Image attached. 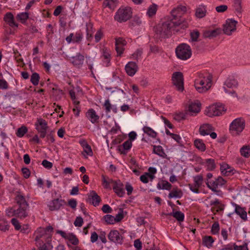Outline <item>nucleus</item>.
Instances as JSON below:
<instances>
[{
	"mask_svg": "<svg viewBox=\"0 0 250 250\" xmlns=\"http://www.w3.org/2000/svg\"><path fill=\"white\" fill-rule=\"evenodd\" d=\"M86 117L92 123H97L99 119V116L97 115L95 111L92 109H89L86 112Z\"/></svg>",
	"mask_w": 250,
	"mask_h": 250,
	"instance_id": "393cba45",
	"label": "nucleus"
},
{
	"mask_svg": "<svg viewBox=\"0 0 250 250\" xmlns=\"http://www.w3.org/2000/svg\"><path fill=\"white\" fill-rule=\"evenodd\" d=\"M221 32L222 30L220 28H217L212 30H205L203 33V36L205 38L211 39L220 35Z\"/></svg>",
	"mask_w": 250,
	"mask_h": 250,
	"instance_id": "a211bd4d",
	"label": "nucleus"
},
{
	"mask_svg": "<svg viewBox=\"0 0 250 250\" xmlns=\"http://www.w3.org/2000/svg\"><path fill=\"white\" fill-rule=\"evenodd\" d=\"M29 207L18 206L16 209V217L20 219H24L28 216Z\"/></svg>",
	"mask_w": 250,
	"mask_h": 250,
	"instance_id": "dca6fc26",
	"label": "nucleus"
},
{
	"mask_svg": "<svg viewBox=\"0 0 250 250\" xmlns=\"http://www.w3.org/2000/svg\"><path fill=\"white\" fill-rule=\"evenodd\" d=\"M194 144L196 148L201 151H205L206 150V146L201 139H197L194 141Z\"/></svg>",
	"mask_w": 250,
	"mask_h": 250,
	"instance_id": "ea45409f",
	"label": "nucleus"
},
{
	"mask_svg": "<svg viewBox=\"0 0 250 250\" xmlns=\"http://www.w3.org/2000/svg\"><path fill=\"white\" fill-rule=\"evenodd\" d=\"M232 205L235 208L234 212L238 215L244 221H247V212L246 211L245 208L241 207L235 203H232Z\"/></svg>",
	"mask_w": 250,
	"mask_h": 250,
	"instance_id": "f8f14e48",
	"label": "nucleus"
},
{
	"mask_svg": "<svg viewBox=\"0 0 250 250\" xmlns=\"http://www.w3.org/2000/svg\"><path fill=\"white\" fill-rule=\"evenodd\" d=\"M183 195V192L181 189L177 188H173L168 194V197L169 198H180Z\"/></svg>",
	"mask_w": 250,
	"mask_h": 250,
	"instance_id": "2f4dec72",
	"label": "nucleus"
},
{
	"mask_svg": "<svg viewBox=\"0 0 250 250\" xmlns=\"http://www.w3.org/2000/svg\"><path fill=\"white\" fill-rule=\"evenodd\" d=\"M36 128L40 134V137L42 138H44L51 130L48 126H36Z\"/></svg>",
	"mask_w": 250,
	"mask_h": 250,
	"instance_id": "cd10ccee",
	"label": "nucleus"
},
{
	"mask_svg": "<svg viewBox=\"0 0 250 250\" xmlns=\"http://www.w3.org/2000/svg\"><path fill=\"white\" fill-rule=\"evenodd\" d=\"M177 57L181 60H186L191 55L190 47L186 43L179 45L175 49Z\"/></svg>",
	"mask_w": 250,
	"mask_h": 250,
	"instance_id": "20e7f679",
	"label": "nucleus"
},
{
	"mask_svg": "<svg viewBox=\"0 0 250 250\" xmlns=\"http://www.w3.org/2000/svg\"><path fill=\"white\" fill-rule=\"evenodd\" d=\"M208 126H200L199 128V133L202 136L208 135L210 134L211 129H209Z\"/></svg>",
	"mask_w": 250,
	"mask_h": 250,
	"instance_id": "6e6d98bb",
	"label": "nucleus"
},
{
	"mask_svg": "<svg viewBox=\"0 0 250 250\" xmlns=\"http://www.w3.org/2000/svg\"><path fill=\"white\" fill-rule=\"evenodd\" d=\"M214 240L213 237L211 236H205L203 237L202 243L204 246L207 247L208 248H210L212 247V244Z\"/></svg>",
	"mask_w": 250,
	"mask_h": 250,
	"instance_id": "473e14b6",
	"label": "nucleus"
},
{
	"mask_svg": "<svg viewBox=\"0 0 250 250\" xmlns=\"http://www.w3.org/2000/svg\"><path fill=\"white\" fill-rule=\"evenodd\" d=\"M156 123L157 124L162 125L163 123L165 124V125H172L170 122L165 117L163 116H161L156 119Z\"/></svg>",
	"mask_w": 250,
	"mask_h": 250,
	"instance_id": "4d7b16f0",
	"label": "nucleus"
},
{
	"mask_svg": "<svg viewBox=\"0 0 250 250\" xmlns=\"http://www.w3.org/2000/svg\"><path fill=\"white\" fill-rule=\"evenodd\" d=\"M28 18L29 14L27 12L21 13L19 14H18L16 17L17 19L19 21H20L22 23H25Z\"/></svg>",
	"mask_w": 250,
	"mask_h": 250,
	"instance_id": "3c124183",
	"label": "nucleus"
},
{
	"mask_svg": "<svg viewBox=\"0 0 250 250\" xmlns=\"http://www.w3.org/2000/svg\"><path fill=\"white\" fill-rule=\"evenodd\" d=\"M226 183V181L221 177H218L215 180L207 181L206 185L208 188L212 191L216 192L217 189L224 186Z\"/></svg>",
	"mask_w": 250,
	"mask_h": 250,
	"instance_id": "0eeeda50",
	"label": "nucleus"
},
{
	"mask_svg": "<svg viewBox=\"0 0 250 250\" xmlns=\"http://www.w3.org/2000/svg\"><path fill=\"white\" fill-rule=\"evenodd\" d=\"M220 229L219 224L218 222H215L212 225L211 232L212 234L215 235L218 233Z\"/></svg>",
	"mask_w": 250,
	"mask_h": 250,
	"instance_id": "052dcab7",
	"label": "nucleus"
},
{
	"mask_svg": "<svg viewBox=\"0 0 250 250\" xmlns=\"http://www.w3.org/2000/svg\"><path fill=\"white\" fill-rule=\"evenodd\" d=\"M116 181L113 180L108 176L104 175H102V185L105 189H111L110 184H113Z\"/></svg>",
	"mask_w": 250,
	"mask_h": 250,
	"instance_id": "a878e982",
	"label": "nucleus"
},
{
	"mask_svg": "<svg viewBox=\"0 0 250 250\" xmlns=\"http://www.w3.org/2000/svg\"><path fill=\"white\" fill-rule=\"evenodd\" d=\"M53 228L48 226L45 228H39L35 232V240L37 247L53 248L51 244Z\"/></svg>",
	"mask_w": 250,
	"mask_h": 250,
	"instance_id": "f03ea898",
	"label": "nucleus"
},
{
	"mask_svg": "<svg viewBox=\"0 0 250 250\" xmlns=\"http://www.w3.org/2000/svg\"><path fill=\"white\" fill-rule=\"evenodd\" d=\"M15 210L16 209H14L13 208H8L5 210L6 215L9 217L16 216Z\"/></svg>",
	"mask_w": 250,
	"mask_h": 250,
	"instance_id": "338daca9",
	"label": "nucleus"
},
{
	"mask_svg": "<svg viewBox=\"0 0 250 250\" xmlns=\"http://www.w3.org/2000/svg\"><path fill=\"white\" fill-rule=\"evenodd\" d=\"M113 189L116 194L120 197H123L125 194L124 185L120 181H116L114 182Z\"/></svg>",
	"mask_w": 250,
	"mask_h": 250,
	"instance_id": "2eb2a0df",
	"label": "nucleus"
},
{
	"mask_svg": "<svg viewBox=\"0 0 250 250\" xmlns=\"http://www.w3.org/2000/svg\"><path fill=\"white\" fill-rule=\"evenodd\" d=\"M201 103L199 101L192 102L189 104L188 106V111L191 113V115L198 113L201 110Z\"/></svg>",
	"mask_w": 250,
	"mask_h": 250,
	"instance_id": "f3484780",
	"label": "nucleus"
},
{
	"mask_svg": "<svg viewBox=\"0 0 250 250\" xmlns=\"http://www.w3.org/2000/svg\"><path fill=\"white\" fill-rule=\"evenodd\" d=\"M175 19H171L161 24H158L154 27L155 37L157 39H165L168 38L171 34V31L174 30L175 28L180 26L181 28L188 27L187 23H182L180 21H174Z\"/></svg>",
	"mask_w": 250,
	"mask_h": 250,
	"instance_id": "f257e3e1",
	"label": "nucleus"
},
{
	"mask_svg": "<svg viewBox=\"0 0 250 250\" xmlns=\"http://www.w3.org/2000/svg\"><path fill=\"white\" fill-rule=\"evenodd\" d=\"M172 81L177 89L180 91H183L184 87V76L181 72H175L172 76Z\"/></svg>",
	"mask_w": 250,
	"mask_h": 250,
	"instance_id": "423d86ee",
	"label": "nucleus"
},
{
	"mask_svg": "<svg viewBox=\"0 0 250 250\" xmlns=\"http://www.w3.org/2000/svg\"><path fill=\"white\" fill-rule=\"evenodd\" d=\"M240 153L243 156L248 158L250 154V147L244 146L240 149Z\"/></svg>",
	"mask_w": 250,
	"mask_h": 250,
	"instance_id": "13d9d810",
	"label": "nucleus"
},
{
	"mask_svg": "<svg viewBox=\"0 0 250 250\" xmlns=\"http://www.w3.org/2000/svg\"><path fill=\"white\" fill-rule=\"evenodd\" d=\"M157 10V5L155 4H153L149 7L147 14L149 17H151L156 14Z\"/></svg>",
	"mask_w": 250,
	"mask_h": 250,
	"instance_id": "864d4df0",
	"label": "nucleus"
},
{
	"mask_svg": "<svg viewBox=\"0 0 250 250\" xmlns=\"http://www.w3.org/2000/svg\"><path fill=\"white\" fill-rule=\"evenodd\" d=\"M103 220L107 225H112L115 224L114 217L111 215L107 214L104 216Z\"/></svg>",
	"mask_w": 250,
	"mask_h": 250,
	"instance_id": "09e8293b",
	"label": "nucleus"
},
{
	"mask_svg": "<svg viewBox=\"0 0 250 250\" xmlns=\"http://www.w3.org/2000/svg\"><path fill=\"white\" fill-rule=\"evenodd\" d=\"M10 226L8 221L3 218H0V230L5 232L9 229Z\"/></svg>",
	"mask_w": 250,
	"mask_h": 250,
	"instance_id": "58836bf2",
	"label": "nucleus"
},
{
	"mask_svg": "<svg viewBox=\"0 0 250 250\" xmlns=\"http://www.w3.org/2000/svg\"><path fill=\"white\" fill-rule=\"evenodd\" d=\"M171 187V185L167 181H162L161 183H159L157 185V188L158 189L170 190Z\"/></svg>",
	"mask_w": 250,
	"mask_h": 250,
	"instance_id": "4c0bfd02",
	"label": "nucleus"
},
{
	"mask_svg": "<svg viewBox=\"0 0 250 250\" xmlns=\"http://www.w3.org/2000/svg\"><path fill=\"white\" fill-rule=\"evenodd\" d=\"M238 246L236 243H230L223 246L222 248L220 250H237Z\"/></svg>",
	"mask_w": 250,
	"mask_h": 250,
	"instance_id": "5fc2aeb1",
	"label": "nucleus"
},
{
	"mask_svg": "<svg viewBox=\"0 0 250 250\" xmlns=\"http://www.w3.org/2000/svg\"><path fill=\"white\" fill-rule=\"evenodd\" d=\"M207 13L206 6L200 5L196 8L195 16L199 19H201L206 16Z\"/></svg>",
	"mask_w": 250,
	"mask_h": 250,
	"instance_id": "4be33fe9",
	"label": "nucleus"
},
{
	"mask_svg": "<svg viewBox=\"0 0 250 250\" xmlns=\"http://www.w3.org/2000/svg\"><path fill=\"white\" fill-rule=\"evenodd\" d=\"M212 76L211 75H208L207 77V83L206 86H203L202 85H198V86H194L196 89L199 93H203L207 91L210 87L212 82Z\"/></svg>",
	"mask_w": 250,
	"mask_h": 250,
	"instance_id": "6ab92c4d",
	"label": "nucleus"
},
{
	"mask_svg": "<svg viewBox=\"0 0 250 250\" xmlns=\"http://www.w3.org/2000/svg\"><path fill=\"white\" fill-rule=\"evenodd\" d=\"M132 146V143L131 140H127L125 141L122 145H120L118 146V150L122 154H125L126 153L127 151L130 149Z\"/></svg>",
	"mask_w": 250,
	"mask_h": 250,
	"instance_id": "5701e85b",
	"label": "nucleus"
},
{
	"mask_svg": "<svg viewBox=\"0 0 250 250\" xmlns=\"http://www.w3.org/2000/svg\"><path fill=\"white\" fill-rule=\"evenodd\" d=\"M186 11L187 7L186 6L181 5L177 6L176 8L173 9L171 12V16H172V19H174V21H182V23H187L186 21L179 19L181 17V15L182 14L181 12H185Z\"/></svg>",
	"mask_w": 250,
	"mask_h": 250,
	"instance_id": "9d476101",
	"label": "nucleus"
},
{
	"mask_svg": "<svg viewBox=\"0 0 250 250\" xmlns=\"http://www.w3.org/2000/svg\"><path fill=\"white\" fill-rule=\"evenodd\" d=\"M27 131L28 129L25 126H21V127H19L17 129L16 134L17 137L21 138L27 132Z\"/></svg>",
	"mask_w": 250,
	"mask_h": 250,
	"instance_id": "49530a36",
	"label": "nucleus"
},
{
	"mask_svg": "<svg viewBox=\"0 0 250 250\" xmlns=\"http://www.w3.org/2000/svg\"><path fill=\"white\" fill-rule=\"evenodd\" d=\"M83 39V33L80 31L76 33L73 37V42L80 43Z\"/></svg>",
	"mask_w": 250,
	"mask_h": 250,
	"instance_id": "680f3d73",
	"label": "nucleus"
},
{
	"mask_svg": "<svg viewBox=\"0 0 250 250\" xmlns=\"http://www.w3.org/2000/svg\"><path fill=\"white\" fill-rule=\"evenodd\" d=\"M11 224L14 226L15 229L17 230H19L21 229V225L18 221V220L16 218H13L11 220Z\"/></svg>",
	"mask_w": 250,
	"mask_h": 250,
	"instance_id": "69168bd1",
	"label": "nucleus"
},
{
	"mask_svg": "<svg viewBox=\"0 0 250 250\" xmlns=\"http://www.w3.org/2000/svg\"><path fill=\"white\" fill-rule=\"evenodd\" d=\"M246 122L243 118L240 117L234 120L230 125H245Z\"/></svg>",
	"mask_w": 250,
	"mask_h": 250,
	"instance_id": "bf43d9fd",
	"label": "nucleus"
},
{
	"mask_svg": "<svg viewBox=\"0 0 250 250\" xmlns=\"http://www.w3.org/2000/svg\"><path fill=\"white\" fill-rule=\"evenodd\" d=\"M40 79L39 74L36 72H34L31 76L30 81L34 85L36 86L39 84Z\"/></svg>",
	"mask_w": 250,
	"mask_h": 250,
	"instance_id": "603ef678",
	"label": "nucleus"
},
{
	"mask_svg": "<svg viewBox=\"0 0 250 250\" xmlns=\"http://www.w3.org/2000/svg\"><path fill=\"white\" fill-rule=\"evenodd\" d=\"M138 69L136 63L133 62H128L125 66V70L129 76H133L136 73Z\"/></svg>",
	"mask_w": 250,
	"mask_h": 250,
	"instance_id": "ddd939ff",
	"label": "nucleus"
},
{
	"mask_svg": "<svg viewBox=\"0 0 250 250\" xmlns=\"http://www.w3.org/2000/svg\"><path fill=\"white\" fill-rule=\"evenodd\" d=\"M237 21L233 19H228L224 24L223 31L225 34L230 35L232 32L236 30Z\"/></svg>",
	"mask_w": 250,
	"mask_h": 250,
	"instance_id": "1a4fd4ad",
	"label": "nucleus"
},
{
	"mask_svg": "<svg viewBox=\"0 0 250 250\" xmlns=\"http://www.w3.org/2000/svg\"><path fill=\"white\" fill-rule=\"evenodd\" d=\"M50 87L51 88L50 91L51 96L55 97L56 100H60L64 94L63 91L57 87Z\"/></svg>",
	"mask_w": 250,
	"mask_h": 250,
	"instance_id": "c756f323",
	"label": "nucleus"
},
{
	"mask_svg": "<svg viewBox=\"0 0 250 250\" xmlns=\"http://www.w3.org/2000/svg\"><path fill=\"white\" fill-rule=\"evenodd\" d=\"M15 200L18 206L29 207L24 196L20 193L16 195Z\"/></svg>",
	"mask_w": 250,
	"mask_h": 250,
	"instance_id": "b1692460",
	"label": "nucleus"
},
{
	"mask_svg": "<svg viewBox=\"0 0 250 250\" xmlns=\"http://www.w3.org/2000/svg\"><path fill=\"white\" fill-rule=\"evenodd\" d=\"M127 43L126 41L122 37L115 39V46H125Z\"/></svg>",
	"mask_w": 250,
	"mask_h": 250,
	"instance_id": "0e129e2a",
	"label": "nucleus"
},
{
	"mask_svg": "<svg viewBox=\"0 0 250 250\" xmlns=\"http://www.w3.org/2000/svg\"><path fill=\"white\" fill-rule=\"evenodd\" d=\"M84 59V56L79 53L76 56L71 57V62L74 66L79 68L83 64Z\"/></svg>",
	"mask_w": 250,
	"mask_h": 250,
	"instance_id": "aec40b11",
	"label": "nucleus"
},
{
	"mask_svg": "<svg viewBox=\"0 0 250 250\" xmlns=\"http://www.w3.org/2000/svg\"><path fill=\"white\" fill-rule=\"evenodd\" d=\"M206 167L209 171L213 170L215 168V161L214 159H208L206 160Z\"/></svg>",
	"mask_w": 250,
	"mask_h": 250,
	"instance_id": "c03bdc74",
	"label": "nucleus"
},
{
	"mask_svg": "<svg viewBox=\"0 0 250 250\" xmlns=\"http://www.w3.org/2000/svg\"><path fill=\"white\" fill-rule=\"evenodd\" d=\"M103 56L104 57V59L106 60V62H107V63H109L111 59V54L110 53V51L106 48H104L103 49Z\"/></svg>",
	"mask_w": 250,
	"mask_h": 250,
	"instance_id": "e2e57ef3",
	"label": "nucleus"
},
{
	"mask_svg": "<svg viewBox=\"0 0 250 250\" xmlns=\"http://www.w3.org/2000/svg\"><path fill=\"white\" fill-rule=\"evenodd\" d=\"M56 233L66 240H68L72 245H77L79 243V240L76 236L72 233H66L61 230H57Z\"/></svg>",
	"mask_w": 250,
	"mask_h": 250,
	"instance_id": "9b49d317",
	"label": "nucleus"
},
{
	"mask_svg": "<svg viewBox=\"0 0 250 250\" xmlns=\"http://www.w3.org/2000/svg\"><path fill=\"white\" fill-rule=\"evenodd\" d=\"M103 37V33L101 29L97 31L95 35V41L96 42H98Z\"/></svg>",
	"mask_w": 250,
	"mask_h": 250,
	"instance_id": "774afa93",
	"label": "nucleus"
},
{
	"mask_svg": "<svg viewBox=\"0 0 250 250\" xmlns=\"http://www.w3.org/2000/svg\"><path fill=\"white\" fill-rule=\"evenodd\" d=\"M108 238L111 242L121 245L123 242L124 236L118 230L112 229L108 234Z\"/></svg>",
	"mask_w": 250,
	"mask_h": 250,
	"instance_id": "6e6552de",
	"label": "nucleus"
},
{
	"mask_svg": "<svg viewBox=\"0 0 250 250\" xmlns=\"http://www.w3.org/2000/svg\"><path fill=\"white\" fill-rule=\"evenodd\" d=\"M153 152L154 153L163 158L166 156L164 149L161 146H153Z\"/></svg>",
	"mask_w": 250,
	"mask_h": 250,
	"instance_id": "e433bc0d",
	"label": "nucleus"
},
{
	"mask_svg": "<svg viewBox=\"0 0 250 250\" xmlns=\"http://www.w3.org/2000/svg\"><path fill=\"white\" fill-rule=\"evenodd\" d=\"M194 184L195 187H200L203 183V176L200 174L193 177Z\"/></svg>",
	"mask_w": 250,
	"mask_h": 250,
	"instance_id": "a18cd8bd",
	"label": "nucleus"
},
{
	"mask_svg": "<svg viewBox=\"0 0 250 250\" xmlns=\"http://www.w3.org/2000/svg\"><path fill=\"white\" fill-rule=\"evenodd\" d=\"M241 3V0H234L233 7L235 12L240 15L242 11Z\"/></svg>",
	"mask_w": 250,
	"mask_h": 250,
	"instance_id": "8fccbe9b",
	"label": "nucleus"
},
{
	"mask_svg": "<svg viewBox=\"0 0 250 250\" xmlns=\"http://www.w3.org/2000/svg\"><path fill=\"white\" fill-rule=\"evenodd\" d=\"M167 216H172L174 217L178 221L183 222L184 220L185 215L180 211H174L166 214Z\"/></svg>",
	"mask_w": 250,
	"mask_h": 250,
	"instance_id": "c85d7f7f",
	"label": "nucleus"
},
{
	"mask_svg": "<svg viewBox=\"0 0 250 250\" xmlns=\"http://www.w3.org/2000/svg\"><path fill=\"white\" fill-rule=\"evenodd\" d=\"M89 199L95 207L98 206L101 201L100 197L93 190L90 192Z\"/></svg>",
	"mask_w": 250,
	"mask_h": 250,
	"instance_id": "bb28decb",
	"label": "nucleus"
},
{
	"mask_svg": "<svg viewBox=\"0 0 250 250\" xmlns=\"http://www.w3.org/2000/svg\"><path fill=\"white\" fill-rule=\"evenodd\" d=\"M64 203V200L56 199L50 201L48 204V207L51 211L57 210L61 208Z\"/></svg>",
	"mask_w": 250,
	"mask_h": 250,
	"instance_id": "4468645a",
	"label": "nucleus"
},
{
	"mask_svg": "<svg viewBox=\"0 0 250 250\" xmlns=\"http://www.w3.org/2000/svg\"><path fill=\"white\" fill-rule=\"evenodd\" d=\"M220 170L223 175H229L232 172V168L226 163H223L220 166Z\"/></svg>",
	"mask_w": 250,
	"mask_h": 250,
	"instance_id": "7c9ffc66",
	"label": "nucleus"
},
{
	"mask_svg": "<svg viewBox=\"0 0 250 250\" xmlns=\"http://www.w3.org/2000/svg\"><path fill=\"white\" fill-rule=\"evenodd\" d=\"M3 19L4 21L11 27H18V24L15 22L14 16L12 13H6Z\"/></svg>",
	"mask_w": 250,
	"mask_h": 250,
	"instance_id": "412c9836",
	"label": "nucleus"
},
{
	"mask_svg": "<svg viewBox=\"0 0 250 250\" xmlns=\"http://www.w3.org/2000/svg\"><path fill=\"white\" fill-rule=\"evenodd\" d=\"M86 39L88 41L91 42L93 39V24L91 22L86 24Z\"/></svg>",
	"mask_w": 250,
	"mask_h": 250,
	"instance_id": "72a5a7b5",
	"label": "nucleus"
},
{
	"mask_svg": "<svg viewBox=\"0 0 250 250\" xmlns=\"http://www.w3.org/2000/svg\"><path fill=\"white\" fill-rule=\"evenodd\" d=\"M226 109L221 104H216L208 107L205 110V113L208 117L219 116L224 113Z\"/></svg>",
	"mask_w": 250,
	"mask_h": 250,
	"instance_id": "39448f33",
	"label": "nucleus"
},
{
	"mask_svg": "<svg viewBox=\"0 0 250 250\" xmlns=\"http://www.w3.org/2000/svg\"><path fill=\"white\" fill-rule=\"evenodd\" d=\"M143 130L145 133L153 138H156L157 136V133L148 126H144Z\"/></svg>",
	"mask_w": 250,
	"mask_h": 250,
	"instance_id": "37998d69",
	"label": "nucleus"
},
{
	"mask_svg": "<svg viewBox=\"0 0 250 250\" xmlns=\"http://www.w3.org/2000/svg\"><path fill=\"white\" fill-rule=\"evenodd\" d=\"M132 9L129 7H121L116 12L114 19L119 22H125L132 16Z\"/></svg>",
	"mask_w": 250,
	"mask_h": 250,
	"instance_id": "7ed1b4c3",
	"label": "nucleus"
},
{
	"mask_svg": "<svg viewBox=\"0 0 250 250\" xmlns=\"http://www.w3.org/2000/svg\"><path fill=\"white\" fill-rule=\"evenodd\" d=\"M225 84L228 87L232 88L236 86L238 84V83L233 77H230L226 81Z\"/></svg>",
	"mask_w": 250,
	"mask_h": 250,
	"instance_id": "79ce46f5",
	"label": "nucleus"
},
{
	"mask_svg": "<svg viewBox=\"0 0 250 250\" xmlns=\"http://www.w3.org/2000/svg\"><path fill=\"white\" fill-rule=\"evenodd\" d=\"M142 24V21L140 17L137 15L134 16L129 22V26L132 27L135 26H140Z\"/></svg>",
	"mask_w": 250,
	"mask_h": 250,
	"instance_id": "a19ab883",
	"label": "nucleus"
},
{
	"mask_svg": "<svg viewBox=\"0 0 250 250\" xmlns=\"http://www.w3.org/2000/svg\"><path fill=\"white\" fill-rule=\"evenodd\" d=\"M166 133L167 135L169 136L171 138L174 139L177 143H181V137L179 135L171 133L170 131L167 129H166Z\"/></svg>",
	"mask_w": 250,
	"mask_h": 250,
	"instance_id": "de8ad7c7",
	"label": "nucleus"
},
{
	"mask_svg": "<svg viewBox=\"0 0 250 250\" xmlns=\"http://www.w3.org/2000/svg\"><path fill=\"white\" fill-rule=\"evenodd\" d=\"M244 129V126H229V131L233 136L239 135Z\"/></svg>",
	"mask_w": 250,
	"mask_h": 250,
	"instance_id": "f704fd0d",
	"label": "nucleus"
},
{
	"mask_svg": "<svg viewBox=\"0 0 250 250\" xmlns=\"http://www.w3.org/2000/svg\"><path fill=\"white\" fill-rule=\"evenodd\" d=\"M188 115V112L187 111L185 112L176 113L173 115V119L177 121L178 122H180L183 120H186Z\"/></svg>",
	"mask_w": 250,
	"mask_h": 250,
	"instance_id": "c9c22d12",
	"label": "nucleus"
}]
</instances>
